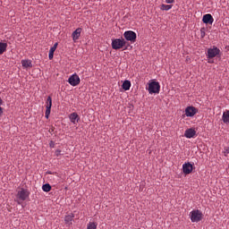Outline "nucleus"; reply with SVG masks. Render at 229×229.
<instances>
[{"instance_id": "nucleus-8", "label": "nucleus", "mask_w": 229, "mask_h": 229, "mask_svg": "<svg viewBox=\"0 0 229 229\" xmlns=\"http://www.w3.org/2000/svg\"><path fill=\"white\" fill-rule=\"evenodd\" d=\"M52 98L51 96H48L46 100V111H45V117L47 119L49 118V115L51 114V108H52Z\"/></svg>"}, {"instance_id": "nucleus-19", "label": "nucleus", "mask_w": 229, "mask_h": 229, "mask_svg": "<svg viewBox=\"0 0 229 229\" xmlns=\"http://www.w3.org/2000/svg\"><path fill=\"white\" fill-rule=\"evenodd\" d=\"M131 87V82L130 81H124L123 82V85H122L123 89L130 90Z\"/></svg>"}, {"instance_id": "nucleus-6", "label": "nucleus", "mask_w": 229, "mask_h": 229, "mask_svg": "<svg viewBox=\"0 0 229 229\" xmlns=\"http://www.w3.org/2000/svg\"><path fill=\"white\" fill-rule=\"evenodd\" d=\"M30 191L24 188H21L18 192H17V198L18 199H21V201H25L27 198L30 197Z\"/></svg>"}, {"instance_id": "nucleus-18", "label": "nucleus", "mask_w": 229, "mask_h": 229, "mask_svg": "<svg viewBox=\"0 0 229 229\" xmlns=\"http://www.w3.org/2000/svg\"><path fill=\"white\" fill-rule=\"evenodd\" d=\"M222 120L224 123H226V124L229 123V110H226L225 112L223 113Z\"/></svg>"}, {"instance_id": "nucleus-9", "label": "nucleus", "mask_w": 229, "mask_h": 229, "mask_svg": "<svg viewBox=\"0 0 229 229\" xmlns=\"http://www.w3.org/2000/svg\"><path fill=\"white\" fill-rule=\"evenodd\" d=\"M192 171H193V165L191 163L188 162L182 165L183 174H191Z\"/></svg>"}, {"instance_id": "nucleus-22", "label": "nucleus", "mask_w": 229, "mask_h": 229, "mask_svg": "<svg viewBox=\"0 0 229 229\" xmlns=\"http://www.w3.org/2000/svg\"><path fill=\"white\" fill-rule=\"evenodd\" d=\"M98 228V224L95 222H89L87 225V229H97Z\"/></svg>"}, {"instance_id": "nucleus-12", "label": "nucleus", "mask_w": 229, "mask_h": 229, "mask_svg": "<svg viewBox=\"0 0 229 229\" xmlns=\"http://www.w3.org/2000/svg\"><path fill=\"white\" fill-rule=\"evenodd\" d=\"M197 135V131L193 128L187 129L184 131V137L187 139L195 138Z\"/></svg>"}, {"instance_id": "nucleus-21", "label": "nucleus", "mask_w": 229, "mask_h": 229, "mask_svg": "<svg viewBox=\"0 0 229 229\" xmlns=\"http://www.w3.org/2000/svg\"><path fill=\"white\" fill-rule=\"evenodd\" d=\"M51 189H52V186L49 183H46L42 185V191L44 192H50Z\"/></svg>"}, {"instance_id": "nucleus-24", "label": "nucleus", "mask_w": 229, "mask_h": 229, "mask_svg": "<svg viewBox=\"0 0 229 229\" xmlns=\"http://www.w3.org/2000/svg\"><path fill=\"white\" fill-rule=\"evenodd\" d=\"M223 153H224V156L228 157V155H229V146H228V147H225V148H224Z\"/></svg>"}, {"instance_id": "nucleus-10", "label": "nucleus", "mask_w": 229, "mask_h": 229, "mask_svg": "<svg viewBox=\"0 0 229 229\" xmlns=\"http://www.w3.org/2000/svg\"><path fill=\"white\" fill-rule=\"evenodd\" d=\"M68 117L72 124H77L78 123L81 122V117L76 112L70 114Z\"/></svg>"}, {"instance_id": "nucleus-28", "label": "nucleus", "mask_w": 229, "mask_h": 229, "mask_svg": "<svg viewBox=\"0 0 229 229\" xmlns=\"http://www.w3.org/2000/svg\"><path fill=\"white\" fill-rule=\"evenodd\" d=\"M49 146H50V147H54V142H53V141H50Z\"/></svg>"}, {"instance_id": "nucleus-1", "label": "nucleus", "mask_w": 229, "mask_h": 229, "mask_svg": "<svg viewBox=\"0 0 229 229\" xmlns=\"http://www.w3.org/2000/svg\"><path fill=\"white\" fill-rule=\"evenodd\" d=\"M203 213L199 209H193L190 212V218L191 223H199L203 220Z\"/></svg>"}, {"instance_id": "nucleus-27", "label": "nucleus", "mask_w": 229, "mask_h": 229, "mask_svg": "<svg viewBox=\"0 0 229 229\" xmlns=\"http://www.w3.org/2000/svg\"><path fill=\"white\" fill-rule=\"evenodd\" d=\"M175 0H165L166 4H174Z\"/></svg>"}, {"instance_id": "nucleus-11", "label": "nucleus", "mask_w": 229, "mask_h": 229, "mask_svg": "<svg viewBox=\"0 0 229 229\" xmlns=\"http://www.w3.org/2000/svg\"><path fill=\"white\" fill-rule=\"evenodd\" d=\"M198 113V109L195 106H188L185 108V115L188 117H193Z\"/></svg>"}, {"instance_id": "nucleus-17", "label": "nucleus", "mask_w": 229, "mask_h": 229, "mask_svg": "<svg viewBox=\"0 0 229 229\" xmlns=\"http://www.w3.org/2000/svg\"><path fill=\"white\" fill-rule=\"evenodd\" d=\"M21 64L23 68L27 69V68H31L33 66L32 62L29 59L27 60H21Z\"/></svg>"}, {"instance_id": "nucleus-25", "label": "nucleus", "mask_w": 229, "mask_h": 229, "mask_svg": "<svg viewBox=\"0 0 229 229\" xmlns=\"http://www.w3.org/2000/svg\"><path fill=\"white\" fill-rule=\"evenodd\" d=\"M200 36H201V38H205L206 37V31H205L204 29L200 30Z\"/></svg>"}, {"instance_id": "nucleus-5", "label": "nucleus", "mask_w": 229, "mask_h": 229, "mask_svg": "<svg viewBox=\"0 0 229 229\" xmlns=\"http://www.w3.org/2000/svg\"><path fill=\"white\" fill-rule=\"evenodd\" d=\"M123 37L127 41H131V43H135L137 40V34L132 30L125 31Z\"/></svg>"}, {"instance_id": "nucleus-16", "label": "nucleus", "mask_w": 229, "mask_h": 229, "mask_svg": "<svg viewBox=\"0 0 229 229\" xmlns=\"http://www.w3.org/2000/svg\"><path fill=\"white\" fill-rule=\"evenodd\" d=\"M58 47V43H55L53 47H50L49 53H48V59L52 60L54 58V54Z\"/></svg>"}, {"instance_id": "nucleus-3", "label": "nucleus", "mask_w": 229, "mask_h": 229, "mask_svg": "<svg viewBox=\"0 0 229 229\" xmlns=\"http://www.w3.org/2000/svg\"><path fill=\"white\" fill-rule=\"evenodd\" d=\"M220 53L221 50L216 46H214L213 47L208 49L207 57L212 59L220 55Z\"/></svg>"}, {"instance_id": "nucleus-4", "label": "nucleus", "mask_w": 229, "mask_h": 229, "mask_svg": "<svg viewBox=\"0 0 229 229\" xmlns=\"http://www.w3.org/2000/svg\"><path fill=\"white\" fill-rule=\"evenodd\" d=\"M160 83L157 81H152L148 84V93H159L160 92Z\"/></svg>"}, {"instance_id": "nucleus-23", "label": "nucleus", "mask_w": 229, "mask_h": 229, "mask_svg": "<svg viewBox=\"0 0 229 229\" xmlns=\"http://www.w3.org/2000/svg\"><path fill=\"white\" fill-rule=\"evenodd\" d=\"M172 8H173V5L162 4L160 9L163 11H170Z\"/></svg>"}, {"instance_id": "nucleus-14", "label": "nucleus", "mask_w": 229, "mask_h": 229, "mask_svg": "<svg viewBox=\"0 0 229 229\" xmlns=\"http://www.w3.org/2000/svg\"><path fill=\"white\" fill-rule=\"evenodd\" d=\"M202 21L205 24H213L215 21V19L213 18V16L211 14H206L203 16Z\"/></svg>"}, {"instance_id": "nucleus-20", "label": "nucleus", "mask_w": 229, "mask_h": 229, "mask_svg": "<svg viewBox=\"0 0 229 229\" xmlns=\"http://www.w3.org/2000/svg\"><path fill=\"white\" fill-rule=\"evenodd\" d=\"M7 47H8L7 43L0 42V55H3L7 50Z\"/></svg>"}, {"instance_id": "nucleus-26", "label": "nucleus", "mask_w": 229, "mask_h": 229, "mask_svg": "<svg viewBox=\"0 0 229 229\" xmlns=\"http://www.w3.org/2000/svg\"><path fill=\"white\" fill-rule=\"evenodd\" d=\"M61 152L62 151L60 149H57V150H55V156L59 157L61 155Z\"/></svg>"}, {"instance_id": "nucleus-29", "label": "nucleus", "mask_w": 229, "mask_h": 229, "mask_svg": "<svg viewBox=\"0 0 229 229\" xmlns=\"http://www.w3.org/2000/svg\"><path fill=\"white\" fill-rule=\"evenodd\" d=\"M209 64H212L213 62L212 61H208Z\"/></svg>"}, {"instance_id": "nucleus-7", "label": "nucleus", "mask_w": 229, "mask_h": 229, "mask_svg": "<svg viewBox=\"0 0 229 229\" xmlns=\"http://www.w3.org/2000/svg\"><path fill=\"white\" fill-rule=\"evenodd\" d=\"M68 83L72 86H78L81 83V78L78 74L74 73L68 78Z\"/></svg>"}, {"instance_id": "nucleus-15", "label": "nucleus", "mask_w": 229, "mask_h": 229, "mask_svg": "<svg viewBox=\"0 0 229 229\" xmlns=\"http://www.w3.org/2000/svg\"><path fill=\"white\" fill-rule=\"evenodd\" d=\"M81 32H82V29H81V28H78V29H76V30L72 32V40H73L74 42H76V41L80 38V37H81Z\"/></svg>"}, {"instance_id": "nucleus-2", "label": "nucleus", "mask_w": 229, "mask_h": 229, "mask_svg": "<svg viewBox=\"0 0 229 229\" xmlns=\"http://www.w3.org/2000/svg\"><path fill=\"white\" fill-rule=\"evenodd\" d=\"M127 44V41L121 38H114L112 39L111 47L114 50H119L121 48H123Z\"/></svg>"}, {"instance_id": "nucleus-13", "label": "nucleus", "mask_w": 229, "mask_h": 229, "mask_svg": "<svg viewBox=\"0 0 229 229\" xmlns=\"http://www.w3.org/2000/svg\"><path fill=\"white\" fill-rule=\"evenodd\" d=\"M74 217H75V216L72 213L65 216H64V224H65V225H67V226L72 225V223L74 221Z\"/></svg>"}]
</instances>
